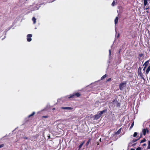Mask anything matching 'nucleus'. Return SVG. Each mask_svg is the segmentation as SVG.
I'll return each mask as SVG.
<instances>
[{"mask_svg":"<svg viewBox=\"0 0 150 150\" xmlns=\"http://www.w3.org/2000/svg\"><path fill=\"white\" fill-rule=\"evenodd\" d=\"M141 68L139 67L138 69V75H139L142 79H144V76L143 74L141 71Z\"/></svg>","mask_w":150,"mask_h":150,"instance_id":"obj_1","label":"nucleus"},{"mask_svg":"<svg viewBox=\"0 0 150 150\" xmlns=\"http://www.w3.org/2000/svg\"><path fill=\"white\" fill-rule=\"evenodd\" d=\"M126 86V83L124 82L121 83L119 85V88L120 89L122 90Z\"/></svg>","mask_w":150,"mask_h":150,"instance_id":"obj_2","label":"nucleus"},{"mask_svg":"<svg viewBox=\"0 0 150 150\" xmlns=\"http://www.w3.org/2000/svg\"><path fill=\"white\" fill-rule=\"evenodd\" d=\"M80 95H81L79 93H77L75 94H73L70 95V96H69L68 97V98H73L74 96H76L77 97H79V96H80Z\"/></svg>","mask_w":150,"mask_h":150,"instance_id":"obj_3","label":"nucleus"},{"mask_svg":"<svg viewBox=\"0 0 150 150\" xmlns=\"http://www.w3.org/2000/svg\"><path fill=\"white\" fill-rule=\"evenodd\" d=\"M32 36V35L31 34H29L27 35V40L28 42L31 41L32 40L31 38Z\"/></svg>","mask_w":150,"mask_h":150,"instance_id":"obj_4","label":"nucleus"},{"mask_svg":"<svg viewBox=\"0 0 150 150\" xmlns=\"http://www.w3.org/2000/svg\"><path fill=\"white\" fill-rule=\"evenodd\" d=\"M149 64V61H147L144 64L143 66H144V68L143 69L144 71H145L146 68L147 66V65H148Z\"/></svg>","mask_w":150,"mask_h":150,"instance_id":"obj_5","label":"nucleus"},{"mask_svg":"<svg viewBox=\"0 0 150 150\" xmlns=\"http://www.w3.org/2000/svg\"><path fill=\"white\" fill-rule=\"evenodd\" d=\"M149 130L147 129H144L142 130V132L144 135H145L146 132H148Z\"/></svg>","mask_w":150,"mask_h":150,"instance_id":"obj_6","label":"nucleus"},{"mask_svg":"<svg viewBox=\"0 0 150 150\" xmlns=\"http://www.w3.org/2000/svg\"><path fill=\"white\" fill-rule=\"evenodd\" d=\"M105 111H106L105 110L101 111L99 113H98V114L100 115V116L101 117L102 115L103 114V113H105Z\"/></svg>","mask_w":150,"mask_h":150,"instance_id":"obj_7","label":"nucleus"},{"mask_svg":"<svg viewBox=\"0 0 150 150\" xmlns=\"http://www.w3.org/2000/svg\"><path fill=\"white\" fill-rule=\"evenodd\" d=\"M150 70V66H149L148 67V68H147V69L146 71V74H147L149 72Z\"/></svg>","mask_w":150,"mask_h":150,"instance_id":"obj_8","label":"nucleus"},{"mask_svg":"<svg viewBox=\"0 0 150 150\" xmlns=\"http://www.w3.org/2000/svg\"><path fill=\"white\" fill-rule=\"evenodd\" d=\"M62 109H67V110H71L72 109V108L71 107H62Z\"/></svg>","mask_w":150,"mask_h":150,"instance_id":"obj_9","label":"nucleus"},{"mask_svg":"<svg viewBox=\"0 0 150 150\" xmlns=\"http://www.w3.org/2000/svg\"><path fill=\"white\" fill-rule=\"evenodd\" d=\"M100 116V115H99L98 113L97 115H96L95 116V118L96 119H97L98 118H99Z\"/></svg>","mask_w":150,"mask_h":150,"instance_id":"obj_10","label":"nucleus"},{"mask_svg":"<svg viewBox=\"0 0 150 150\" xmlns=\"http://www.w3.org/2000/svg\"><path fill=\"white\" fill-rule=\"evenodd\" d=\"M118 17H116L115 18V24H116L118 22Z\"/></svg>","mask_w":150,"mask_h":150,"instance_id":"obj_11","label":"nucleus"},{"mask_svg":"<svg viewBox=\"0 0 150 150\" xmlns=\"http://www.w3.org/2000/svg\"><path fill=\"white\" fill-rule=\"evenodd\" d=\"M121 128H120V129H119V130L117 132L116 134H119L120 132H121Z\"/></svg>","mask_w":150,"mask_h":150,"instance_id":"obj_12","label":"nucleus"},{"mask_svg":"<svg viewBox=\"0 0 150 150\" xmlns=\"http://www.w3.org/2000/svg\"><path fill=\"white\" fill-rule=\"evenodd\" d=\"M144 6H145L147 4V0H144Z\"/></svg>","mask_w":150,"mask_h":150,"instance_id":"obj_13","label":"nucleus"},{"mask_svg":"<svg viewBox=\"0 0 150 150\" xmlns=\"http://www.w3.org/2000/svg\"><path fill=\"white\" fill-rule=\"evenodd\" d=\"M32 21L33 22L34 24H35L36 23V19L35 17H33L32 18Z\"/></svg>","mask_w":150,"mask_h":150,"instance_id":"obj_14","label":"nucleus"},{"mask_svg":"<svg viewBox=\"0 0 150 150\" xmlns=\"http://www.w3.org/2000/svg\"><path fill=\"white\" fill-rule=\"evenodd\" d=\"M147 149H150V141H148V144L147 146Z\"/></svg>","mask_w":150,"mask_h":150,"instance_id":"obj_15","label":"nucleus"},{"mask_svg":"<svg viewBox=\"0 0 150 150\" xmlns=\"http://www.w3.org/2000/svg\"><path fill=\"white\" fill-rule=\"evenodd\" d=\"M84 143V142H83L80 145H79V148H81V147L83 145V144Z\"/></svg>","mask_w":150,"mask_h":150,"instance_id":"obj_16","label":"nucleus"},{"mask_svg":"<svg viewBox=\"0 0 150 150\" xmlns=\"http://www.w3.org/2000/svg\"><path fill=\"white\" fill-rule=\"evenodd\" d=\"M106 77V74L103 75L101 78V79H104Z\"/></svg>","mask_w":150,"mask_h":150,"instance_id":"obj_17","label":"nucleus"},{"mask_svg":"<svg viewBox=\"0 0 150 150\" xmlns=\"http://www.w3.org/2000/svg\"><path fill=\"white\" fill-rule=\"evenodd\" d=\"M115 1H114L112 3V6H115Z\"/></svg>","mask_w":150,"mask_h":150,"instance_id":"obj_18","label":"nucleus"},{"mask_svg":"<svg viewBox=\"0 0 150 150\" xmlns=\"http://www.w3.org/2000/svg\"><path fill=\"white\" fill-rule=\"evenodd\" d=\"M146 141V140L145 139H144L143 140H142L140 142V143H142L145 142Z\"/></svg>","mask_w":150,"mask_h":150,"instance_id":"obj_19","label":"nucleus"},{"mask_svg":"<svg viewBox=\"0 0 150 150\" xmlns=\"http://www.w3.org/2000/svg\"><path fill=\"white\" fill-rule=\"evenodd\" d=\"M137 134V132H135L134 133V134H133V136L134 137H136Z\"/></svg>","mask_w":150,"mask_h":150,"instance_id":"obj_20","label":"nucleus"},{"mask_svg":"<svg viewBox=\"0 0 150 150\" xmlns=\"http://www.w3.org/2000/svg\"><path fill=\"white\" fill-rule=\"evenodd\" d=\"M35 114V112H33V113L29 115L28 116L29 117H30L34 115Z\"/></svg>","mask_w":150,"mask_h":150,"instance_id":"obj_21","label":"nucleus"},{"mask_svg":"<svg viewBox=\"0 0 150 150\" xmlns=\"http://www.w3.org/2000/svg\"><path fill=\"white\" fill-rule=\"evenodd\" d=\"M134 125V122H133L132 124L131 125L130 127V128H132L133 126Z\"/></svg>","mask_w":150,"mask_h":150,"instance_id":"obj_22","label":"nucleus"},{"mask_svg":"<svg viewBox=\"0 0 150 150\" xmlns=\"http://www.w3.org/2000/svg\"><path fill=\"white\" fill-rule=\"evenodd\" d=\"M142 149L140 147H139L137 148L136 150H141Z\"/></svg>","mask_w":150,"mask_h":150,"instance_id":"obj_23","label":"nucleus"},{"mask_svg":"<svg viewBox=\"0 0 150 150\" xmlns=\"http://www.w3.org/2000/svg\"><path fill=\"white\" fill-rule=\"evenodd\" d=\"M4 146V144H1V145H0V148Z\"/></svg>","mask_w":150,"mask_h":150,"instance_id":"obj_24","label":"nucleus"},{"mask_svg":"<svg viewBox=\"0 0 150 150\" xmlns=\"http://www.w3.org/2000/svg\"><path fill=\"white\" fill-rule=\"evenodd\" d=\"M90 142V140L88 141L86 143L87 145H88Z\"/></svg>","mask_w":150,"mask_h":150,"instance_id":"obj_25","label":"nucleus"},{"mask_svg":"<svg viewBox=\"0 0 150 150\" xmlns=\"http://www.w3.org/2000/svg\"><path fill=\"white\" fill-rule=\"evenodd\" d=\"M137 140H133V142H136Z\"/></svg>","mask_w":150,"mask_h":150,"instance_id":"obj_26","label":"nucleus"},{"mask_svg":"<svg viewBox=\"0 0 150 150\" xmlns=\"http://www.w3.org/2000/svg\"><path fill=\"white\" fill-rule=\"evenodd\" d=\"M110 80H111V78H109V79L107 80V81H110Z\"/></svg>","mask_w":150,"mask_h":150,"instance_id":"obj_27","label":"nucleus"},{"mask_svg":"<svg viewBox=\"0 0 150 150\" xmlns=\"http://www.w3.org/2000/svg\"><path fill=\"white\" fill-rule=\"evenodd\" d=\"M109 54H110H110H111V51H110V50H109Z\"/></svg>","mask_w":150,"mask_h":150,"instance_id":"obj_28","label":"nucleus"},{"mask_svg":"<svg viewBox=\"0 0 150 150\" xmlns=\"http://www.w3.org/2000/svg\"><path fill=\"white\" fill-rule=\"evenodd\" d=\"M130 150H135L134 149L132 148V149H131Z\"/></svg>","mask_w":150,"mask_h":150,"instance_id":"obj_29","label":"nucleus"},{"mask_svg":"<svg viewBox=\"0 0 150 150\" xmlns=\"http://www.w3.org/2000/svg\"><path fill=\"white\" fill-rule=\"evenodd\" d=\"M146 145V144H143V146H145Z\"/></svg>","mask_w":150,"mask_h":150,"instance_id":"obj_30","label":"nucleus"},{"mask_svg":"<svg viewBox=\"0 0 150 150\" xmlns=\"http://www.w3.org/2000/svg\"><path fill=\"white\" fill-rule=\"evenodd\" d=\"M135 145V144H133V146H134V145Z\"/></svg>","mask_w":150,"mask_h":150,"instance_id":"obj_31","label":"nucleus"},{"mask_svg":"<svg viewBox=\"0 0 150 150\" xmlns=\"http://www.w3.org/2000/svg\"><path fill=\"white\" fill-rule=\"evenodd\" d=\"M101 139H100V141H101Z\"/></svg>","mask_w":150,"mask_h":150,"instance_id":"obj_32","label":"nucleus"},{"mask_svg":"<svg viewBox=\"0 0 150 150\" xmlns=\"http://www.w3.org/2000/svg\"><path fill=\"white\" fill-rule=\"evenodd\" d=\"M149 128H150V126H149Z\"/></svg>","mask_w":150,"mask_h":150,"instance_id":"obj_33","label":"nucleus"},{"mask_svg":"<svg viewBox=\"0 0 150 150\" xmlns=\"http://www.w3.org/2000/svg\"><path fill=\"white\" fill-rule=\"evenodd\" d=\"M28 0H26V1H27Z\"/></svg>","mask_w":150,"mask_h":150,"instance_id":"obj_34","label":"nucleus"}]
</instances>
